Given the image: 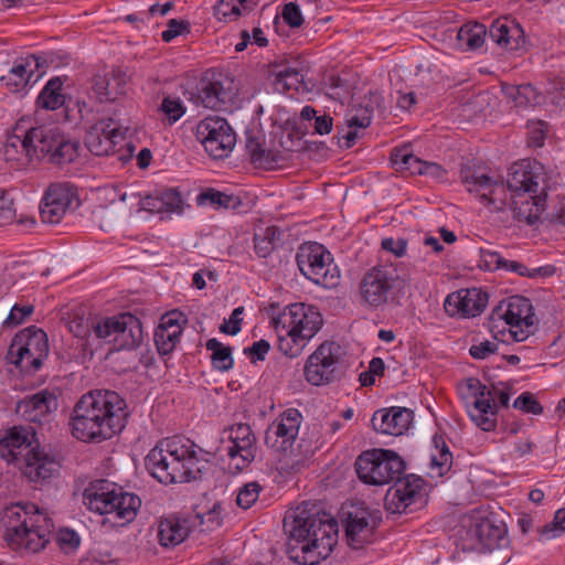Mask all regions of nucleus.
<instances>
[{"mask_svg":"<svg viewBox=\"0 0 565 565\" xmlns=\"http://www.w3.org/2000/svg\"><path fill=\"white\" fill-rule=\"evenodd\" d=\"M540 169L530 161L514 163L508 174L507 186L486 174L462 173L467 191L475 194L491 211L509 206L514 216L527 224L535 223L546 205V191L540 184Z\"/></svg>","mask_w":565,"mask_h":565,"instance_id":"f257e3e1","label":"nucleus"},{"mask_svg":"<svg viewBox=\"0 0 565 565\" xmlns=\"http://www.w3.org/2000/svg\"><path fill=\"white\" fill-rule=\"evenodd\" d=\"M129 415L128 404L118 393L94 390L82 395L74 405L71 433L84 443H103L124 430Z\"/></svg>","mask_w":565,"mask_h":565,"instance_id":"f03ea898","label":"nucleus"},{"mask_svg":"<svg viewBox=\"0 0 565 565\" xmlns=\"http://www.w3.org/2000/svg\"><path fill=\"white\" fill-rule=\"evenodd\" d=\"M205 463L201 449L183 437L160 440L145 458L146 469L164 484L195 480Z\"/></svg>","mask_w":565,"mask_h":565,"instance_id":"7ed1b4c3","label":"nucleus"},{"mask_svg":"<svg viewBox=\"0 0 565 565\" xmlns=\"http://www.w3.org/2000/svg\"><path fill=\"white\" fill-rule=\"evenodd\" d=\"M286 523V552L299 565H317L330 556L338 544L339 529L333 519L301 518L299 512Z\"/></svg>","mask_w":565,"mask_h":565,"instance_id":"20e7f679","label":"nucleus"},{"mask_svg":"<svg viewBox=\"0 0 565 565\" xmlns=\"http://www.w3.org/2000/svg\"><path fill=\"white\" fill-rule=\"evenodd\" d=\"M3 524L6 541L14 550L36 553L50 541L51 520L34 503H14L8 507Z\"/></svg>","mask_w":565,"mask_h":565,"instance_id":"39448f33","label":"nucleus"},{"mask_svg":"<svg viewBox=\"0 0 565 565\" xmlns=\"http://www.w3.org/2000/svg\"><path fill=\"white\" fill-rule=\"evenodd\" d=\"M279 351L290 358L299 356L323 326L320 311L312 305L295 302L273 318Z\"/></svg>","mask_w":565,"mask_h":565,"instance_id":"423d86ee","label":"nucleus"},{"mask_svg":"<svg viewBox=\"0 0 565 565\" xmlns=\"http://www.w3.org/2000/svg\"><path fill=\"white\" fill-rule=\"evenodd\" d=\"M83 503L90 512L104 515V522L111 526L131 523L141 505L139 497L105 479L89 482L83 492Z\"/></svg>","mask_w":565,"mask_h":565,"instance_id":"0eeeda50","label":"nucleus"},{"mask_svg":"<svg viewBox=\"0 0 565 565\" xmlns=\"http://www.w3.org/2000/svg\"><path fill=\"white\" fill-rule=\"evenodd\" d=\"M534 318L530 299L523 296H512L501 301L491 311L488 330L498 342H522L532 333Z\"/></svg>","mask_w":565,"mask_h":565,"instance_id":"6e6552de","label":"nucleus"},{"mask_svg":"<svg viewBox=\"0 0 565 565\" xmlns=\"http://www.w3.org/2000/svg\"><path fill=\"white\" fill-rule=\"evenodd\" d=\"M457 390L470 419L484 431L493 430L497 426V399L502 406H508L509 393L490 390L475 377L463 380Z\"/></svg>","mask_w":565,"mask_h":565,"instance_id":"1a4fd4ad","label":"nucleus"},{"mask_svg":"<svg viewBox=\"0 0 565 565\" xmlns=\"http://www.w3.org/2000/svg\"><path fill=\"white\" fill-rule=\"evenodd\" d=\"M49 354L46 333L35 327L19 331L12 339L8 360L24 373L38 371Z\"/></svg>","mask_w":565,"mask_h":565,"instance_id":"9d476101","label":"nucleus"},{"mask_svg":"<svg viewBox=\"0 0 565 565\" xmlns=\"http://www.w3.org/2000/svg\"><path fill=\"white\" fill-rule=\"evenodd\" d=\"M355 470L364 483L384 486L402 473L404 461L393 450L374 448L363 451L356 458Z\"/></svg>","mask_w":565,"mask_h":565,"instance_id":"9b49d317","label":"nucleus"},{"mask_svg":"<svg viewBox=\"0 0 565 565\" xmlns=\"http://www.w3.org/2000/svg\"><path fill=\"white\" fill-rule=\"evenodd\" d=\"M297 265L301 274L324 288H334L340 282V270L330 252L319 243H306L297 252Z\"/></svg>","mask_w":565,"mask_h":565,"instance_id":"f8f14e48","label":"nucleus"},{"mask_svg":"<svg viewBox=\"0 0 565 565\" xmlns=\"http://www.w3.org/2000/svg\"><path fill=\"white\" fill-rule=\"evenodd\" d=\"M29 141L34 143V158L50 156L60 162H71L77 156L78 143L66 137L57 125L29 129Z\"/></svg>","mask_w":565,"mask_h":565,"instance_id":"ddd939ff","label":"nucleus"},{"mask_svg":"<svg viewBox=\"0 0 565 565\" xmlns=\"http://www.w3.org/2000/svg\"><path fill=\"white\" fill-rule=\"evenodd\" d=\"M341 363V348L338 343H321L306 360L305 380L313 386H324L335 381Z\"/></svg>","mask_w":565,"mask_h":565,"instance_id":"4468645a","label":"nucleus"},{"mask_svg":"<svg viewBox=\"0 0 565 565\" xmlns=\"http://www.w3.org/2000/svg\"><path fill=\"white\" fill-rule=\"evenodd\" d=\"M81 204L77 189L70 182H55L44 191L40 214L44 223L58 224Z\"/></svg>","mask_w":565,"mask_h":565,"instance_id":"2eb2a0df","label":"nucleus"},{"mask_svg":"<svg viewBox=\"0 0 565 565\" xmlns=\"http://www.w3.org/2000/svg\"><path fill=\"white\" fill-rule=\"evenodd\" d=\"M119 200L134 201L131 205H139L141 210L161 215H183L190 210L188 198L177 188H167L141 196L135 192L119 194Z\"/></svg>","mask_w":565,"mask_h":565,"instance_id":"dca6fc26","label":"nucleus"},{"mask_svg":"<svg viewBox=\"0 0 565 565\" xmlns=\"http://www.w3.org/2000/svg\"><path fill=\"white\" fill-rule=\"evenodd\" d=\"M196 136L205 151L214 159L226 158L236 145V134L228 122L220 117L201 120Z\"/></svg>","mask_w":565,"mask_h":565,"instance_id":"f3484780","label":"nucleus"},{"mask_svg":"<svg viewBox=\"0 0 565 565\" xmlns=\"http://www.w3.org/2000/svg\"><path fill=\"white\" fill-rule=\"evenodd\" d=\"M301 423L302 415L298 409H286L268 426L265 444L279 456L290 455L297 441Z\"/></svg>","mask_w":565,"mask_h":565,"instance_id":"a211bd4d","label":"nucleus"},{"mask_svg":"<svg viewBox=\"0 0 565 565\" xmlns=\"http://www.w3.org/2000/svg\"><path fill=\"white\" fill-rule=\"evenodd\" d=\"M396 479L385 494L384 504L387 511L403 513L426 502L425 481L422 478L407 475Z\"/></svg>","mask_w":565,"mask_h":565,"instance_id":"6ab92c4d","label":"nucleus"},{"mask_svg":"<svg viewBox=\"0 0 565 565\" xmlns=\"http://www.w3.org/2000/svg\"><path fill=\"white\" fill-rule=\"evenodd\" d=\"M125 138L122 127L111 118L100 119L89 127L85 137L87 149L95 156H108Z\"/></svg>","mask_w":565,"mask_h":565,"instance_id":"aec40b11","label":"nucleus"},{"mask_svg":"<svg viewBox=\"0 0 565 565\" xmlns=\"http://www.w3.org/2000/svg\"><path fill=\"white\" fill-rule=\"evenodd\" d=\"M488 305V295L480 288L460 289L445 299V310L451 317L472 318L479 316Z\"/></svg>","mask_w":565,"mask_h":565,"instance_id":"412c9836","label":"nucleus"},{"mask_svg":"<svg viewBox=\"0 0 565 565\" xmlns=\"http://www.w3.org/2000/svg\"><path fill=\"white\" fill-rule=\"evenodd\" d=\"M393 287L391 273L384 267H373L363 277L360 294L363 302L372 308L383 307Z\"/></svg>","mask_w":565,"mask_h":565,"instance_id":"4be33fe9","label":"nucleus"},{"mask_svg":"<svg viewBox=\"0 0 565 565\" xmlns=\"http://www.w3.org/2000/svg\"><path fill=\"white\" fill-rule=\"evenodd\" d=\"M58 407L57 396L47 390L25 397L17 404V414L26 422L49 423Z\"/></svg>","mask_w":565,"mask_h":565,"instance_id":"5701e85b","label":"nucleus"},{"mask_svg":"<svg viewBox=\"0 0 565 565\" xmlns=\"http://www.w3.org/2000/svg\"><path fill=\"white\" fill-rule=\"evenodd\" d=\"M25 478L31 482L47 480L58 473L60 463L39 445L30 448L23 460L18 465Z\"/></svg>","mask_w":565,"mask_h":565,"instance_id":"b1692460","label":"nucleus"},{"mask_svg":"<svg viewBox=\"0 0 565 565\" xmlns=\"http://www.w3.org/2000/svg\"><path fill=\"white\" fill-rule=\"evenodd\" d=\"M503 529L488 518L476 520L466 533L463 548L477 552L490 551L500 544Z\"/></svg>","mask_w":565,"mask_h":565,"instance_id":"393cba45","label":"nucleus"},{"mask_svg":"<svg viewBox=\"0 0 565 565\" xmlns=\"http://www.w3.org/2000/svg\"><path fill=\"white\" fill-rule=\"evenodd\" d=\"M392 163L396 170L408 171L411 174L426 175L437 181L447 180V170L436 162L424 161L414 156L407 147L396 149L392 154Z\"/></svg>","mask_w":565,"mask_h":565,"instance_id":"a878e982","label":"nucleus"},{"mask_svg":"<svg viewBox=\"0 0 565 565\" xmlns=\"http://www.w3.org/2000/svg\"><path fill=\"white\" fill-rule=\"evenodd\" d=\"M376 520L365 509H358L349 514L345 536L352 548H362L374 541Z\"/></svg>","mask_w":565,"mask_h":565,"instance_id":"bb28decb","label":"nucleus"},{"mask_svg":"<svg viewBox=\"0 0 565 565\" xmlns=\"http://www.w3.org/2000/svg\"><path fill=\"white\" fill-rule=\"evenodd\" d=\"M34 433L24 427H13L0 440V456L17 466L23 460L30 448H35Z\"/></svg>","mask_w":565,"mask_h":565,"instance_id":"cd10ccee","label":"nucleus"},{"mask_svg":"<svg viewBox=\"0 0 565 565\" xmlns=\"http://www.w3.org/2000/svg\"><path fill=\"white\" fill-rule=\"evenodd\" d=\"M186 323V317L179 310L164 313L154 331V342L161 354L170 353L178 344Z\"/></svg>","mask_w":565,"mask_h":565,"instance_id":"c85d7f7f","label":"nucleus"},{"mask_svg":"<svg viewBox=\"0 0 565 565\" xmlns=\"http://www.w3.org/2000/svg\"><path fill=\"white\" fill-rule=\"evenodd\" d=\"M371 422L377 433L401 436L409 428L413 422V413L398 406L382 408L373 414Z\"/></svg>","mask_w":565,"mask_h":565,"instance_id":"c756f323","label":"nucleus"},{"mask_svg":"<svg viewBox=\"0 0 565 565\" xmlns=\"http://www.w3.org/2000/svg\"><path fill=\"white\" fill-rule=\"evenodd\" d=\"M228 438L232 446L228 455L232 460L241 459L242 465L237 463V468L244 467L255 458V436L247 424H235L228 430Z\"/></svg>","mask_w":565,"mask_h":565,"instance_id":"7c9ffc66","label":"nucleus"},{"mask_svg":"<svg viewBox=\"0 0 565 565\" xmlns=\"http://www.w3.org/2000/svg\"><path fill=\"white\" fill-rule=\"evenodd\" d=\"M489 36L500 47L510 51L521 50L525 45L522 26L508 18L495 20L490 26Z\"/></svg>","mask_w":565,"mask_h":565,"instance_id":"2f4dec72","label":"nucleus"},{"mask_svg":"<svg viewBox=\"0 0 565 565\" xmlns=\"http://www.w3.org/2000/svg\"><path fill=\"white\" fill-rule=\"evenodd\" d=\"M126 74L117 71L98 76L94 84V93L102 102H115L127 90Z\"/></svg>","mask_w":565,"mask_h":565,"instance_id":"473e14b6","label":"nucleus"},{"mask_svg":"<svg viewBox=\"0 0 565 565\" xmlns=\"http://www.w3.org/2000/svg\"><path fill=\"white\" fill-rule=\"evenodd\" d=\"M190 533L189 522L185 519L169 516L158 522L157 536L164 547L181 544Z\"/></svg>","mask_w":565,"mask_h":565,"instance_id":"72a5a7b5","label":"nucleus"},{"mask_svg":"<svg viewBox=\"0 0 565 565\" xmlns=\"http://www.w3.org/2000/svg\"><path fill=\"white\" fill-rule=\"evenodd\" d=\"M35 57H28L17 62L0 81L11 92H20L30 83L34 67L38 66Z\"/></svg>","mask_w":565,"mask_h":565,"instance_id":"f704fd0d","label":"nucleus"},{"mask_svg":"<svg viewBox=\"0 0 565 565\" xmlns=\"http://www.w3.org/2000/svg\"><path fill=\"white\" fill-rule=\"evenodd\" d=\"M142 340V328L140 321L131 313L120 315V324L116 341L121 348L134 349Z\"/></svg>","mask_w":565,"mask_h":565,"instance_id":"c9c22d12","label":"nucleus"},{"mask_svg":"<svg viewBox=\"0 0 565 565\" xmlns=\"http://www.w3.org/2000/svg\"><path fill=\"white\" fill-rule=\"evenodd\" d=\"M505 97L514 105L516 108L525 109L530 107H535L540 105L544 97L536 92V89L532 85H505L502 88Z\"/></svg>","mask_w":565,"mask_h":565,"instance_id":"e433bc0d","label":"nucleus"},{"mask_svg":"<svg viewBox=\"0 0 565 565\" xmlns=\"http://www.w3.org/2000/svg\"><path fill=\"white\" fill-rule=\"evenodd\" d=\"M63 84L64 82L60 76L49 79L38 96V106L49 110L61 108L66 102Z\"/></svg>","mask_w":565,"mask_h":565,"instance_id":"4c0bfd02","label":"nucleus"},{"mask_svg":"<svg viewBox=\"0 0 565 565\" xmlns=\"http://www.w3.org/2000/svg\"><path fill=\"white\" fill-rule=\"evenodd\" d=\"M256 3V0H220L214 7V15L218 21L232 22L249 12Z\"/></svg>","mask_w":565,"mask_h":565,"instance_id":"58836bf2","label":"nucleus"},{"mask_svg":"<svg viewBox=\"0 0 565 565\" xmlns=\"http://www.w3.org/2000/svg\"><path fill=\"white\" fill-rule=\"evenodd\" d=\"M199 206L211 207L214 210L235 209L239 204L237 196L209 188L201 191L195 199Z\"/></svg>","mask_w":565,"mask_h":565,"instance_id":"ea45409f","label":"nucleus"},{"mask_svg":"<svg viewBox=\"0 0 565 565\" xmlns=\"http://www.w3.org/2000/svg\"><path fill=\"white\" fill-rule=\"evenodd\" d=\"M430 469L436 476H443L450 469L452 455L441 436H434L430 448Z\"/></svg>","mask_w":565,"mask_h":565,"instance_id":"a19ab883","label":"nucleus"},{"mask_svg":"<svg viewBox=\"0 0 565 565\" xmlns=\"http://www.w3.org/2000/svg\"><path fill=\"white\" fill-rule=\"evenodd\" d=\"M487 29L481 23H467L457 32V46L460 50H476L482 46Z\"/></svg>","mask_w":565,"mask_h":565,"instance_id":"79ce46f5","label":"nucleus"},{"mask_svg":"<svg viewBox=\"0 0 565 565\" xmlns=\"http://www.w3.org/2000/svg\"><path fill=\"white\" fill-rule=\"evenodd\" d=\"M273 86L277 93L292 96L303 87V76L296 68L285 67L274 74Z\"/></svg>","mask_w":565,"mask_h":565,"instance_id":"37998d69","label":"nucleus"},{"mask_svg":"<svg viewBox=\"0 0 565 565\" xmlns=\"http://www.w3.org/2000/svg\"><path fill=\"white\" fill-rule=\"evenodd\" d=\"M206 350L211 352V361L215 370L225 372L233 367L234 360L230 347L213 338L206 341Z\"/></svg>","mask_w":565,"mask_h":565,"instance_id":"c03bdc74","label":"nucleus"},{"mask_svg":"<svg viewBox=\"0 0 565 565\" xmlns=\"http://www.w3.org/2000/svg\"><path fill=\"white\" fill-rule=\"evenodd\" d=\"M4 152L9 160L19 159L15 154H22L29 159L34 158V143L29 141V130L19 135L14 132L7 139Z\"/></svg>","mask_w":565,"mask_h":565,"instance_id":"a18cd8bd","label":"nucleus"},{"mask_svg":"<svg viewBox=\"0 0 565 565\" xmlns=\"http://www.w3.org/2000/svg\"><path fill=\"white\" fill-rule=\"evenodd\" d=\"M159 109L170 125L177 122L185 114V106L179 97L163 98Z\"/></svg>","mask_w":565,"mask_h":565,"instance_id":"49530a36","label":"nucleus"},{"mask_svg":"<svg viewBox=\"0 0 565 565\" xmlns=\"http://www.w3.org/2000/svg\"><path fill=\"white\" fill-rule=\"evenodd\" d=\"M347 122L350 128L347 139L354 141L358 137V129L366 128L371 124V113L367 109H359L355 114L347 116Z\"/></svg>","mask_w":565,"mask_h":565,"instance_id":"de8ad7c7","label":"nucleus"},{"mask_svg":"<svg viewBox=\"0 0 565 565\" xmlns=\"http://www.w3.org/2000/svg\"><path fill=\"white\" fill-rule=\"evenodd\" d=\"M565 533V509H559L555 512L553 520L545 524L540 534L544 540H553L562 536Z\"/></svg>","mask_w":565,"mask_h":565,"instance_id":"09e8293b","label":"nucleus"},{"mask_svg":"<svg viewBox=\"0 0 565 565\" xmlns=\"http://www.w3.org/2000/svg\"><path fill=\"white\" fill-rule=\"evenodd\" d=\"M201 103L205 108L218 110L223 108L225 102L215 84L206 85L200 93Z\"/></svg>","mask_w":565,"mask_h":565,"instance_id":"8fccbe9b","label":"nucleus"},{"mask_svg":"<svg viewBox=\"0 0 565 565\" xmlns=\"http://www.w3.org/2000/svg\"><path fill=\"white\" fill-rule=\"evenodd\" d=\"M267 43L268 41L260 28H254L252 30V33H249L247 30H244L241 32V40L235 44V51L242 52L249 44H256L257 46L262 47L266 46Z\"/></svg>","mask_w":565,"mask_h":565,"instance_id":"3c124183","label":"nucleus"},{"mask_svg":"<svg viewBox=\"0 0 565 565\" xmlns=\"http://www.w3.org/2000/svg\"><path fill=\"white\" fill-rule=\"evenodd\" d=\"M120 324V315L117 317L106 318L93 324L94 333L98 339L117 338Z\"/></svg>","mask_w":565,"mask_h":565,"instance_id":"603ef678","label":"nucleus"},{"mask_svg":"<svg viewBox=\"0 0 565 565\" xmlns=\"http://www.w3.org/2000/svg\"><path fill=\"white\" fill-rule=\"evenodd\" d=\"M260 486L257 482H248L239 489L236 502L243 509H249L258 499Z\"/></svg>","mask_w":565,"mask_h":565,"instance_id":"864d4df0","label":"nucleus"},{"mask_svg":"<svg viewBox=\"0 0 565 565\" xmlns=\"http://www.w3.org/2000/svg\"><path fill=\"white\" fill-rule=\"evenodd\" d=\"M514 408L520 409L524 413H530L534 415H539L543 412V407L536 401L532 393L525 392L522 393L514 399L513 403Z\"/></svg>","mask_w":565,"mask_h":565,"instance_id":"5fc2aeb1","label":"nucleus"},{"mask_svg":"<svg viewBox=\"0 0 565 565\" xmlns=\"http://www.w3.org/2000/svg\"><path fill=\"white\" fill-rule=\"evenodd\" d=\"M507 260L495 250L481 249L480 250V267L484 270L493 271L504 268Z\"/></svg>","mask_w":565,"mask_h":565,"instance_id":"6e6d98bb","label":"nucleus"},{"mask_svg":"<svg viewBox=\"0 0 565 565\" xmlns=\"http://www.w3.org/2000/svg\"><path fill=\"white\" fill-rule=\"evenodd\" d=\"M33 312V306L25 303V305H14L7 319L4 320V326L7 327H17L18 324H21L24 322V320L31 316Z\"/></svg>","mask_w":565,"mask_h":565,"instance_id":"4d7b16f0","label":"nucleus"},{"mask_svg":"<svg viewBox=\"0 0 565 565\" xmlns=\"http://www.w3.org/2000/svg\"><path fill=\"white\" fill-rule=\"evenodd\" d=\"M498 350L495 341L480 340L476 341L469 349V353L473 359L484 360L490 355L494 354Z\"/></svg>","mask_w":565,"mask_h":565,"instance_id":"13d9d810","label":"nucleus"},{"mask_svg":"<svg viewBox=\"0 0 565 565\" xmlns=\"http://www.w3.org/2000/svg\"><path fill=\"white\" fill-rule=\"evenodd\" d=\"M244 312L243 307H237L233 310L232 315L228 319L224 320V322L220 327V331L230 334V335H236L241 329H242V315Z\"/></svg>","mask_w":565,"mask_h":565,"instance_id":"bf43d9fd","label":"nucleus"},{"mask_svg":"<svg viewBox=\"0 0 565 565\" xmlns=\"http://www.w3.org/2000/svg\"><path fill=\"white\" fill-rule=\"evenodd\" d=\"M14 218L13 198L7 191L0 190V225H6Z\"/></svg>","mask_w":565,"mask_h":565,"instance_id":"052dcab7","label":"nucleus"},{"mask_svg":"<svg viewBox=\"0 0 565 565\" xmlns=\"http://www.w3.org/2000/svg\"><path fill=\"white\" fill-rule=\"evenodd\" d=\"M382 248L394 255L395 257H403L407 252V242L403 237H385L381 243Z\"/></svg>","mask_w":565,"mask_h":565,"instance_id":"680f3d73","label":"nucleus"},{"mask_svg":"<svg viewBox=\"0 0 565 565\" xmlns=\"http://www.w3.org/2000/svg\"><path fill=\"white\" fill-rule=\"evenodd\" d=\"M527 135H529V143L533 147H541L544 143L545 135H546V125L545 122L537 121H529L527 124Z\"/></svg>","mask_w":565,"mask_h":565,"instance_id":"e2e57ef3","label":"nucleus"},{"mask_svg":"<svg viewBox=\"0 0 565 565\" xmlns=\"http://www.w3.org/2000/svg\"><path fill=\"white\" fill-rule=\"evenodd\" d=\"M189 31V23L184 20L171 19L168 22V28L161 34L164 42H171L177 36Z\"/></svg>","mask_w":565,"mask_h":565,"instance_id":"0e129e2a","label":"nucleus"},{"mask_svg":"<svg viewBox=\"0 0 565 565\" xmlns=\"http://www.w3.org/2000/svg\"><path fill=\"white\" fill-rule=\"evenodd\" d=\"M94 322H92L88 318H77L73 319L68 322L70 331L77 338H86L90 334Z\"/></svg>","mask_w":565,"mask_h":565,"instance_id":"69168bd1","label":"nucleus"},{"mask_svg":"<svg viewBox=\"0 0 565 565\" xmlns=\"http://www.w3.org/2000/svg\"><path fill=\"white\" fill-rule=\"evenodd\" d=\"M58 543L66 552H73L79 546L81 537L75 531L65 529L58 533Z\"/></svg>","mask_w":565,"mask_h":565,"instance_id":"338daca9","label":"nucleus"},{"mask_svg":"<svg viewBox=\"0 0 565 565\" xmlns=\"http://www.w3.org/2000/svg\"><path fill=\"white\" fill-rule=\"evenodd\" d=\"M285 22L291 28H298L302 24L303 19L299 7L295 3H288L282 11Z\"/></svg>","mask_w":565,"mask_h":565,"instance_id":"774afa93","label":"nucleus"}]
</instances>
